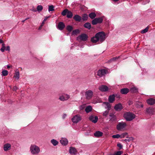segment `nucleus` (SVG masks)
I'll list each match as a JSON object with an SVG mask.
<instances>
[{"label":"nucleus","instance_id":"obj_1","mask_svg":"<svg viewBox=\"0 0 155 155\" xmlns=\"http://www.w3.org/2000/svg\"><path fill=\"white\" fill-rule=\"evenodd\" d=\"M105 39V35L103 31L99 32L97 33L95 36L91 39V41L93 43H96L97 42L101 43Z\"/></svg>","mask_w":155,"mask_h":155},{"label":"nucleus","instance_id":"obj_2","mask_svg":"<svg viewBox=\"0 0 155 155\" xmlns=\"http://www.w3.org/2000/svg\"><path fill=\"white\" fill-rule=\"evenodd\" d=\"M30 151L32 155H37L40 152V149L38 146L35 144H32L30 146Z\"/></svg>","mask_w":155,"mask_h":155},{"label":"nucleus","instance_id":"obj_3","mask_svg":"<svg viewBox=\"0 0 155 155\" xmlns=\"http://www.w3.org/2000/svg\"><path fill=\"white\" fill-rule=\"evenodd\" d=\"M124 117L127 121H130L135 117V115L130 112H127L125 113Z\"/></svg>","mask_w":155,"mask_h":155},{"label":"nucleus","instance_id":"obj_4","mask_svg":"<svg viewBox=\"0 0 155 155\" xmlns=\"http://www.w3.org/2000/svg\"><path fill=\"white\" fill-rule=\"evenodd\" d=\"M127 126L126 124L124 122H119L117 125V129L119 131L123 130Z\"/></svg>","mask_w":155,"mask_h":155},{"label":"nucleus","instance_id":"obj_5","mask_svg":"<svg viewBox=\"0 0 155 155\" xmlns=\"http://www.w3.org/2000/svg\"><path fill=\"white\" fill-rule=\"evenodd\" d=\"M94 95L93 92L91 90H87L85 92V95L86 99L87 100L91 99Z\"/></svg>","mask_w":155,"mask_h":155},{"label":"nucleus","instance_id":"obj_6","mask_svg":"<svg viewBox=\"0 0 155 155\" xmlns=\"http://www.w3.org/2000/svg\"><path fill=\"white\" fill-rule=\"evenodd\" d=\"M81 120V117L79 114H77L74 116L71 119V120L73 123H77Z\"/></svg>","mask_w":155,"mask_h":155},{"label":"nucleus","instance_id":"obj_7","mask_svg":"<svg viewBox=\"0 0 155 155\" xmlns=\"http://www.w3.org/2000/svg\"><path fill=\"white\" fill-rule=\"evenodd\" d=\"M103 21V17L96 18L92 21V23L93 25H95L98 23H101Z\"/></svg>","mask_w":155,"mask_h":155},{"label":"nucleus","instance_id":"obj_8","mask_svg":"<svg viewBox=\"0 0 155 155\" xmlns=\"http://www.w3.org/2000/svg\"><path fill=\"white\" fill-rule=\"evenodd\" d=\"M87 38L88 36L87 35L85 34H82L77 37V40L78 41H85L87 40Z\"/></svg>","mask_w":155,"mask_h":155},{"label":"nucleus","instance_id":"obj_9","mask_svg":"<svg viewBox=\"0 0 155 155\" xmlns=\"http://www.w3.org/2000/svg\"><path fill=\"white\" fill-rule=\"evenodd\" d=\"M155 113V110L153 108H147L146 110L147 114L151 115Z\"/></svg>","mask_w":155,"mask_h":155},{"label":"nucleus","instance_id":"obj_10","mask_svg":"<svg viewBox=\"0 0 155 155\" xmlns=\"http://www.w3.org/2000/svg\"><path fill=\"white\" fill-rule=\"evenodd\" d=\"M70 98L69 95L67 94H64L59 97V99L62 101H64L68 100Z\"/></svg>","mask_w":155,"mask_h":155},{"label":"nucleus","instance_id":"obj_11","mask_svg":"<svg viewBox=\"0 0 155 155\" xmlns=\"http://www.w3.org/2000/svg\"><path fill=\"white\" fill-rule=\"evenodd\" d=\"M3 149L5 151H7L10 150L11 149V145L9 143H6L4 144Z\"/></svg>","mask_w":155,"mask_h":155},{"label":"nucleus","instance_id":"obj_12","mask_svg":"<svg viewBox=\"0 0 155 155\" xmlns=\"http://www.w3.org/2000/svg\"><path fill=\"white\" fill-rule=\"evenodd\" d=\"M98 89L100 91L102 92H105L108 90V87L104 85H101L98 87Z\"/></svg>","mask_w":155,"mask_h":155},{"label":"nucleus","instance_id":"obj_13","mask_svg":"<svg viewBox=\"0 0 155 155\" xmlns=\"http://www.w3.org/2000/svg\"><path fill=\"white\" fill-rule=\"evenodd\" d=\"M106 74V71L105 69L99 70L97 72V75L100 77H102Z\"/></svg>","mask_w":155,"mask_h":155},{"label":"nucleus","instance_id":"obj_14","mask_svg":"<svg viewBox=\"0 0 155 155\" xmlns=\"http://www.w3.org/2000/svg\"><path fill=\"white\" fill-rule=\"evenodd\" d=\"M69 152L71 155H75L77 153V150L74 147H70L69 148Z\"/></svg>","mask_w":155,"mask_h":155},{"label":"nucleus","instance_id":"obj_15","mask_svg":"<svg viewBox=\"0 0 155 155\" xmlns=\"http://www.w3.org/2000/svg\"><path fill=\"white\" fill-rule=\"evenodd\" d=\"M65 27V25L62 22H60L58 23L57 28L59 30H62Z\"/></svg>","mask_w":155,"mask_h":155},{"label":"nucleus","instance_id":"obj_16","mask_svg":"<svg viewBox=\"0 0 155 155\" xmlns=\"http://www.w3.org/2000/svg\"><path fill=\"white\" fill-rule=\"evenodd\" d=\"M123 108V107L121 104L119 103L115 105L114 107V109L117 111H120Z\"/></svg>","mask_w":155,"mask_h":155},{"label":"nucleus","instance_id":"obj_17","mask_svg":"<svg viewBox=\"0 0 155 155\" xmlns=\"http://www.w3.org/2000/svg\"><path fill=\"white\" fill-rule=\"evenodd\" d=\"M89 119L92 122L95 123L97 122L98 118L97 116H94L92 115L89 117Z\"/></svg>","mask_w":155,"mask_h":155},{"label":"nucleus","instance_id":"obj_18","mask_svg":"<svg viewBox=\"0 0 155 155\" xmlns=\"http://www.w3.org/2000/svg\"><path fill=\"white\" fill-rule=\"evenodd\" d=\"M60 143L63 145H66L68 143L67 139L65 138H62L60 141Z\"/></svg>","mask_w":155,"mask_h":155},{"label":"nucleus","instance_id":"obj_19","mask_svg":"<svg viewBox=\"0 0 155 155\" xmlns=\"http://www.w3.org/2000/svg\"><path fill=\"white\" fill-rule=\"evenodd\" d=\"M73 18L76 21L78 22H80L82 19L81 17L78 15H75Z\"/></svg>","mask_w":155,"mask_h":155},{"label":"nucleus","instance_id":"obj_20","mask_svg":"<svg viewBox=\"0 0 155 155\" xmlns=\"http://www.w3.org/2000/svg\"><path fill=\"white\" fill-rule=\"evenodd\" d=\"M103 133L99 131H96L94 134V136L97 137H99L102 136Z\"/></svg>","mask_w":155,"mask_h":155},{"label":"nucleus","instance_id":"obj_21","mask_svg":"<svg viewBox=\"0 0 155 155\" xmlns=\"http://www.w3.org/2000/svg\"><path fill=\"white\" fill-rule=\"evenodd\" d=\"M147 103L150 105H152L155 103V100L153 98H150L147 100Z\"/></svg>","mask_w":155,"mask_h":155},{"label":"nucleus","instance_id":"obj_22","mask_svg":"<svg viewBox=\"0 0 155 155\" xmlns=\"http://www.w3.org/2000/svg\"><path fill=\"white\" fill-rule=\"evenodd\" d=\"M15 79H18L19 78V72L18 69H16L15 71V74L14 76Z\"/></svg>","mask_w":155,"mask_h":155},{"label":"nucleus","instance_id":"obj_23","mask_svg":"<svg viewBox=\"0 0 155 155\" xmlns=\"http://www.w3.org/2000/svg\"><path fill=\"white\" fill-rule=\"evenodd\" d=\"M115 100L114 95L113 94L110 95L108 98V100L110 102L113 103Z\"/></svg>","mask_w":155,"mask_h":155},{"label":"nucleus","instance_id":"obj_24","mask_svg":"<svg viewBox=\"0 0 155 155\" xmlns=\"http://www.w3.org/2000/svg\"><path fill=\"white\" fill-rule=\"evenodd\" d=\"M129 91V90L127 88H123L120 90L121 93L123 94H126Z\"/></svg>","mask_w":155,"mask_h":155},{"label":"nucleus","instance_id":"obj_25","mask_svg":"<svg viewBox=\"0 0 155 155\" xmlns=\"http://www.w3.org/2000/svg\"><path fill=\"white\" fill-rule=\"evenodd\" d=\"M105 106V107L106 109H107L108 110H110L111 108V106L110 104L107 102H104L103 103Z\"/></svg>","mask_w":155,"mask_h":155},{"label":"nucleus","instance_id":"obj_26","mask_svg":"<svg viewBox=\"0 0 155 155\" xmlns=\"http://www.w3.org/2000/svg\"><path fill=\"white\" fill-rule=\"evenodd\" d=\"M110 121L113 122V121H114L116 119V117L113 114H110Z\"/></svg>","mask_w":155,"mask_h":155},{"label":"nucleus","instance_id":"obj_27","mask_svg":"<svg viewBox=\"0 0 155 155\" xmlns=\"http://www.w3.org/2000/svg\"><path fill=\"white\" fill-rule=\"evenodd\" d=\"M51 142L54 146H56L58 145L59 143L58 141L54 139L51 140Z\"/></svg>","mask_w":155,"mask_h":155},{"label":"nucleus","instance_id":"obj_28","mask_svg":"<svg viewBox=\"0 0 155 155\" xmlns=\"http://www.w3.org/2000/svg\"><path fill=\"white\" fill-rule=\"evenodd\" d=\"M92 110V107L91 106H88L85 109V111L88 113L91 111Z\"/></svg>","mask_w":155,"mask_h":155},{"label":"nucleus","instance_id":"obj_29","mask_svg":"<svg viewBox=\"0 0 155 155\" xmlns=\"http://www.w3.org/2000/svg\"><path fill=\"white\" fill-rule=\"evenodd\" d=\"M84 27L89 29H90L91 27V25L90 23H86L84 25Z\"/></svg>","mask_w":155,"mask_h":155},{"label":"nucleus","instance_id":"obj_30","mask_svg":"<svg viewBox=\"0 0 155 155\" xmlns=\"http://www.w3.org/2000/svg\"><path fill=\"white\" fill-rule=\"evenodd\" d=\"M96 14L94 12H92L89 14V17L92 19H94L96 16Z\"/></svg>","mask_w":155,"mask_h":155},{"label":"nucleus","instance_id":"obj_31","mask_svg":"<svg viewBox=\"0 0 155 155\" xmlns=\"http://www.w3.org/2000/svg\"><path fill=\"white\" fill-rule=\"evenodd\" d=\"M73 16V14L72 12L70 11H68L67 13V17L68 18H71Z\"/></svg>","mask_w":155,"mask_h":155},{"label":"nucleus","instance_id":"obj_32","mask_svg":"<svg viewBox=\"0 0 155 155\" xmlns=\"http://www.w3.org/2000/svg\"><path fill=\"white\" fill-rule=\"evenodd\" d=\"M43 7L41 5H39L37 6V10L38 12H41L43 9Z\"/></svg>","mask_w":155,"mask_h":155},{"label":"nucleus","instance_id":"obj_33","mask_svg":"<svg viewBox=\"0 0 155 155\" xmlns=\"http://www.w3.org/2000/svg\"><path fill=\"white\" fill-rule=\"evenodd\" d=\"M66 29L69 32H71L73 29V27L71 25H68L66 27Z\"/></svg>","mask_w":155,"mask_h":155},{"label":"nucleus","instance_id":"obj_34","mask_svg":"<svg viewBox=\"0 0 155 155\" xmlns=\"http://www.w3.org/2000/svg\"><path fill=\"white\" fill-rule=\"evenodd\" d=\"M2 76H6L8 74V71L7 70H4L2 72Z\"/></svg>","mask_w":155,"mask_h":155},{"label":"nucleus","instance_id":"obj_35","mask_svg":"<svg viewBox=\"0 0 155 155\" xmlns=\"http://www.w3.org/2000/svg\"><path fill=\"white\" fill-rule=\"evenodd\" d=\"M68 11V9H64L62 12L61 15L63 16H65L66 14H67Z\"/></svg>","mask_w":155,"mask_h":155},{"label":"nucleus","instance_id":"obj_36","mask_svg":"<svg viewBox=\"0 0 155 155\" xmlns=\"http://www.w3.org/2000/svg\"><path fill=\"white\" fill-rule=\"evenodd\" d=\"M79 32V30L78 29H76L73 31L72 35H75Z\"/></svg>","mask_w":155,"mask_h":155},{"label":"nucleus","instance_id":"obj_37","mask_svg":"<svg viewBox=\"0 0 155 155\" xmlns=\"http://www.w3.org/2000/svg\"><path fill=\"white\" fill-rule=\"evenodd\" d=\"M109 111L108 110H106L103 113V115L104 117H106L109 114Z\"/></svg>","mask_w":155,"mask_h":155},{"label":"nucleus","instance_id":"obj_38","mask_svg":"<svg viewBox=\"0 0 155 155\" xmlns=\"http://www.w3.org/2000/svg\"><path fill=\"white\" fill-rule=\"evenodd\" d=\"M84 21L86 20L88 18V16L86 14H84L82 16V18Z\"/></svg>","mask_w":155,"mask_h":155},{"label":"nucleus","instance_id":"obj_39","mask_svg":"<svg viewBox=\"0 0 155 155\" xmlns=\"http://www.w3.org/2000/svg\"><path fill=\"white\" fill-rule=\"evenodd\" d=\"M131 91L133 92H136L137 91V89L135 87H133L131 88Z\"/></svg>","mask_w":155,"mask_h":155},{"label":"nucleus","instance_id":"obj_40","mask_svg":"<svg viewBox=\"0 0 155 155\" xmlns=\"http://www.w3.org/2000/svg\"><path fill=\"white\" fill-rule=\"evenodd\" d=\"M54 7L53 5H51L49 6L48 8V11L49 12L50 11H54Z\"/></svg>","mask_w":155,"mask_h":155},{"label":"nucleus","instance_id":"obj_41","mask_svg":"<svg viewBox=\"0 0 155 155\" xmlns=\"http://www.w3.org/2000/svg\"><path fill=\"white\" fill-rule=\"evenodd\" d=\"M127 135V133L126 132L121 134L120 136V138H122L126 137Z\"/></svg>","mask_w":155,"mask_h":155},{"label":"nucleus","instance_id":"obj_42","mask_svg":"<svg viewBox=\"0 0 155 155\" xmlns=\"http://www.w3.org/2000/svg\"><path fill=\"white\" fill-rule=\"evenodd\" d=\"M123 153L122 151H118L116 152H115L114 154L112 155H121Z\"/></svg>","mask_w":155,"mask_h":155},{"label":"nucleus","instance_id":"obj_43","mask_svg":"<svg viewBox=\"0 0 155 155\" xmlns=\"http://www.w3.org/2000/svg\"><path fill=\"white\" fill-rule=\"evenodd\" d=\"M112 137L114 138H120V136L119 134H117L116 135H114L112 136Z\"/></svg>","mask_w":155,"mask_h":155},{"label":"nucleus","instance_id":"obj_44","mask_svg":"<svg viewBox=\"0 0 155 155\" xmlns=\"http://www.w3.org/2000/svg\"><path fill=\"white\" fill-rule=\"evenodd\" d=\"M148 27H147L145 29L141 31V33L143 34L147 32L148 30Z\"/></svg>","mask_w":155,"mask_h":155},{"label":"nucleus","instance_id":"obj_45","mask_svg":"<svg viewBox=\"0 0 155 155\" xmlns=\"http://www.w3.org/2000/svg\"><path fill=\"white\" fill-rule=\"evenodd\" d=\"M119 58V56L117 57H115L113 58H111L110 60V61H114L115 60H116L118 59Z\"/></svg>","mask_w":155,"mask_h":155},{"label":"nucleus","instance_id":"obj_46","mask_svg":"<svg viewBox=\"0 0 155 155\" xmlns=\"http://www.w3.org/2000/svg\"><path fill=\"white\" fill-rule=\"evenodd\" d=\"M138 103V104H137L136 105V106L137 107L140 108L143 107V105L141 103Z\"/></svg>","mask_w":155,"mask_h":155},{"label":"nucleus","instance_id":"obj_47","mask_svg":"<svg viewBox=\"0 0 155 155\" xmlns=\"http://www.w3.org/2000/svg\"><path fill=\"white\" fill-rule=\"evenodd\" d=\"M85 107H86V104H83L81 105L80 107V109L81 110H83L84 109Z\"/></svg>","mask_w":155,"mask_h":155},{"label":"nucleus","instance_id":"obj_48","mask_svg":"<svg viewBox=\"0 0 155 155\" xmlns=\"http://www.w3.org/2000/svg\"><path fill=\"white\" fill-rule=\"evenodd\" d=\"M117 146L120 149H121L123 147L122 145L120 143H118L117 144Z\"/></svg>","mask_w":155,"mask_h":155},{"label":"nucleus","instance_id":"obj_49","mask_svg":"<svg viewBox=\"0 0 155 155\" xmlns=\"http://www.w3.org/2000/svg\"><path fill=\"white\" fill-rule=\"evenodd\" d=\"M5 48L2 47L1 48L0 50L2 52H4V51L5 50Z\"/></svg>","mask_w":155,"mask_h":155},{"label":"nucleus","instance_id":"obj_50","mask_svg":"<svg viewBox=\"0 0 155 155\" xmlns=\"http://www.w3.org/2000/svg\"><path fill=\"white\" fill-rule=\"evenodd\" d=\"M66 116H67V114H63L62 117V118L64 119L65 118V117H66Z\"/></svg>","mask_w":155,"mask_h":155},{"label":"nucleus","instance_id":"obj_51","mask_svg":"<svg viewBox=\"0 0 155 155\" xmlns=\"http://www.w3.org/2000/svg\"><path fill=\"white\" fill-rule=\"evenodd\" d=\"M5 50L6 51H9L10 50V47L9 46H7L6 48H5Z\"/></svg>","mask_w":155,"mask_h":155},{"label":"nucleus","instance_id":"obj_52","mask_svg":"<svg viewBox=\"0 0 155 155\" xmlns=\"http://www.w3.org/2000/svg\"><path fill=\"white\" fill-rule=\"evenodd\" d=\"M17 89V87L16 86H14L13 88L14 91H16Z\"/></svg>","mask_w":155,"mask_h":155},{"label":"nucleus","instance_id":"obj_53","mask_svg":"<svg viewBox=\"0 0 155 155\" xmlns=\"http://www.w3.org/2000/svg\"><path fill=\"white\" fill-rule=\"evenodd\" d=\"M49 17H46L43 20V21H44V22H45V21H46V20H47V19Z\"/></svg>","mask_w":155,"mask_h":155},{"label":"nucleus","instance_id":"obj_54","mask_svg":"<svg viewBox=\"0 0 155 155\" xmlns=\"http://www.w3.org/2000/svg\"><path fill=\"white\" fill-rule=\"evenodd\" d=\"M45 22L44 21H43L42 22V23H41V27H42V26L43 25H44V24H45Z\"/></svg>","mask_w":155,"mask_h":155},{"label":"nucleus","instance_id":"obj_55","mask_svg":"<svg viewBox=\"0 0 155 155\" xmlns=\"http://www.w3.org/2000/svg\"><path fill=\"white\" fill-rule=\"evenodd\" d=\"M11 66H10V65H7V68H11Z\"/></svg>","mask_w":155,"mask_h":155},{"label":"nucleus","instance_id":"obj_56","mask_svg":"<svg viewBox=\"0 0 155 155\" xmlns=\"http://www.w3.org/2000/svg\"><path fill=\"white\" fill-rule=\"evenodd\" d=\"M3 43V41L2 40L0 39V43Z\"/></svg>","mask_w":155,"mask_h":155},{"label":"nucleus","instance_id":"obj_57","mask_svg":"<svg viewBox=\"0 0 155 155\" xmlns=\"http://www.w3.org/2000/svg\"><path fill=\"white\" fill-rule=\"evenodd\" d=\"M2 47L5 48V44H3V43H2Z\"/></svg>","mask_w":155,"mask_h":155},{"label":"nucleus","instance_id":"obj_58","mask_svg":"<svg viewBox=\"0 0 155 155\" xmlns=\"http://www.w3.org/2000/svg\"><path fill=\"white\" fill-rule=\"evenodd\" d=\"M119 0H113V1L115 2H117L119 1Z\"/></svg>","mask_w":155,"mask_h":155},{"label":"nucleus","instance_id":"obj_59","mask_svg":"<svg viewBox=\"0 0 155 155\" xmlns=\"http://www.w3.org/2000/svg\"><path fill=\"white\" fill-rule=\"evenodd\" d=\"M32 10L33 11V12H36V10H34V9H32Z\"/></svg>","mask_w":155,"mask_h":155},{"label":"nucleus","instance_id":"obj_60","mask_svg":"<svg viewBox=\"0 0 155 155\" xmlns=\"http://www.w3.org/2000/svg\"><path fill=\"white\" fill-rule=\"evenodd\" d=\"M29 19V18H26L25 19V20H28V19Z\"/></svg>","mask_w":155,"mask_h":155},{"label":"nucleus","instance_id":"obj_61","mask_svg":"<svg viewBox=\"0 0 155 155\" xmlns=\"http://www.w3.org/2000/svg\"><path fill=\"white\" fill-rule=\"evenodd\" d=\"M26 20H25H25H23L22 21V22H24Z\"/></svg>","mask_w":155,"mask_h":155},{"label":"nucleus","instance_id":"obj_62","mask_svg":"<svg viewBox=\"0 0 155 155\" xmlns=\"http://www.w3.org/2000/svg\"><path fill=\"white\" fill-rule=\"evenodd\" d=\"M41 27H40L39 28V29H40V28H41Z\"/></svg>","mask_w":155,"mask_h":155},{"label":"nucleus","instance_id":"obj_63","mask_svg":"<svg viewBox=\"0 0 155 155\" xmlns=\"http://www.w3.org/2000/svg\"><path fill=\"white\" fill-rule=\"evenodd\" d=\"M130 103H129V105H130Z\"/></svg>","mask_w":155,"mask_h":155},{"label":"nucleus","instance_id":"obj_64","mask_svg":"<svg viewBox=\"0 0 155 155\" xmlns=\"http://www.w3.org/2000/svg\"><path fill=\"white\" fill-rule=\"evenodd\" d=\"M130 103H129V105H130Z\"/></svg>","mask_w":155,"mask_h":155}]
</instances>
